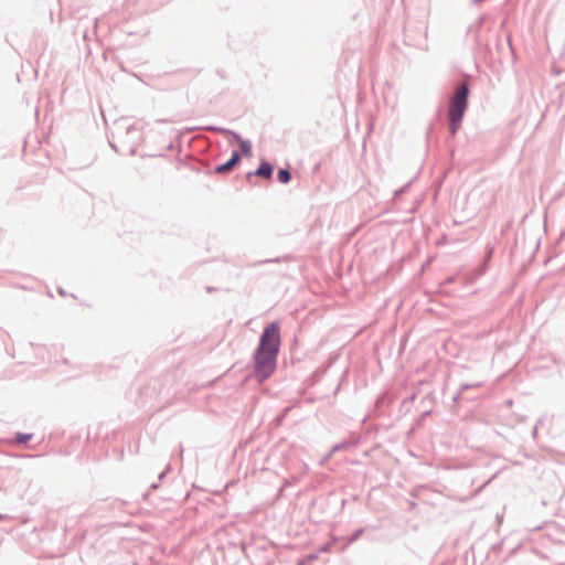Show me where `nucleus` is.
Segmentation results:
<instances>
[{
    "instance_id": "f257e3e1",
    "label": "nucleus",
    "mask_w": 565,
    "mask_h": 565,
    "mask_svg": "<svg viewBox=\"0 0 565 565\" xmlns=\"http://www.w3.org/2000/svg\"><path fill=\"white\" fill-rule=\"evenodd\" d=\"M279 345V324L273 322L264 329L255 354V375L259 382L268 379L275 371Z\"/></svg>"
},
{
    "instance_id": "f03ea898",
    "label": "nucleus",
    "mask_w": 565,
    "mask_h": 565,
    "mask_svg": "<svg viewBox=\"0 0 565 565\" xmlns=\"http://www.w3.org/2000/svg\"><path fill=\"white\" fill-rule=\"evenodd\" d=\"M468 102V86H459L449 104L450 134L455 135L460 127Z\"/></svg>"
},
{
    "instance_id": "7ed1b4c3",
    "label": "nucleus",
    "mask_w": 565,
    "mask_h": 565,
    "mask_svg": "<svg viewBox=\"0 0 565 565\" xmlns=\"http://www.w3.org/2000/svg\"><path fill=\"white\" fill-rule=\"evenodd\" d=\"M239 159H241L239 154L237 152H234L227 162L220 164L215 168V173L223 174V173H227V172L232 171L233 168L239 161Z\"/></svg>"
},
{
    "instance_id": "20e7f679",
    "label": "nucleus",
    "mask_w": 565,
    "mask_h": 565,
    "mask_svg": "<svg viewBox=\"0 0 565 565\" xmlns=\"http://www.w3.org/2000/svg\"><path fill=\"white\" fill-rule=\"evenodd\" d=\"M273 174V167L268 162H262L255 171V175L269 180Z\"/></svg>"
},
{
    "instance_id": "39448f33",
    "label": "nucleus",
    "mask_w": 565,
    "mask_h": 565,
    "mask_svg": "<svg viewBox=\"0 0 565 565\" xmlns=\"http://www.w3.org/2000/svg\"><path fill=\"white\" fill-rule=\"evenodd\" d=\"M278 180L281 183H288L290 181V172L286 169H280L277 173Z\"/></svg>"
},
{
    "instance_id": "423d86ee",
    "label": "nucleus",
    "mask_w": 565,
    "mask_h": 565,
    "mask_svg": "<svg viewBox=\"0 0 565 565\" xmlns=\"http://www.w3.org/2000/svg\"><path fill=\"white\" fill-rule=\"evenodd\" d=\"M239 148L242 150V152L246 156H250L252 154V145L249 141L247 140H241L239 141Z\"/></svg>"
},
{
    "instance_id": "0eeeda50",
    "label": "nucleus",
    "mask_w": 565,
    "mask_h": 565,
    "mask_svg": "<svg viewBox=\"0 0 565 565\" xmlns=\"http://www.w3.org/2000/svg\"><path fill=\"white\" fill-rule=\"evenodd\" d=\"M31 439V435L29 434H18L15 440L20 444H25Z\"/></svg>"
}]
</instances>
